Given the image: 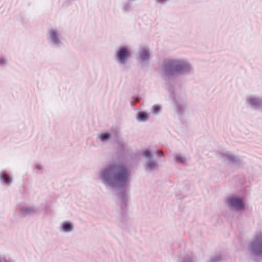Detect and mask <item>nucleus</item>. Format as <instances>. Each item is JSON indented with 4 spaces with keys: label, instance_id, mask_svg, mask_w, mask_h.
<instances>
[{
    "label": "nucleus",
    "instance_id": "obj_21",
    "mask_svg": "<svg viewBox=\"0 0 262 262\" xmlns=\"http://www.w3.org/2000/svg\"><path fill=\"white\" fill-rule=\"evenodd\" d=\"M122 10L124 13H128L132 10L131 5L128 3H125L122 6Z\"/></svg>",
    "mask_w": 262,
    "mask_h": 262
},
{
    "label": "nucleus",
    "instance_id": "obj_6",
    "mask_svg": "<svg viewBox=\"0 0 262 262\" xmlns=\"http://www.w3.org/2000/svg\"><path fill=\"white\" fill-rule=\"evenodd\" d=\"M130 56V49L128 46H120L116 50V60L117 62L120 65L125 64Z\"/></svg>",
    "mask_w": 262,
    "mask_h": 262
},
{
    "label": "nucleus",
    "instance_id": "obj_14",
    "mask_svg": "<svg viewBox=\"0 0 262 262\" xmlns=\"http://www.w3.org/2000/svg\"><path fill=\"white\" fill-rule=\"evenodd\" d=\"M186 107V103L184 101L176 100L175 101V108L179 114H182Z\"/></svg>",
    "mask_w": 262,
    "mask_h": 262
},
{
    "label": "nucleus",
    "instance_id": "obj_23",
    "mask_svg": "<svg viewBox=\"0 0 262 262\" xmlns=\"http://www.w3.org/2000/svg\"><path fill=\"white\" fill-rule=\"evenodd\" d=\"M8 63V60L5 58L1 57V66H5Z\"/></svg>",
    "mask_w": 262,
    "mask_h": 262
},
{
    "label": "nucleus",
    "instance_id": "obj_27",
    "mask_svg": "<svg viewBox=\"0 0 262 262\" xmlns=\"http://www.w3.org/2000/svg\"><path fill=\"white\" fill-rule=\"evenodd\" d=\"M140 98L139 97H137L135 99L134 102L135 103H138L140 101Z\"/></svg>",
    "mask_w": 262,
    "mask_h": 262
},
{
    "label": "nucleus",
    "instance_id": "obj_16",
    "mask_svg": "<svg viewBox=\"0 0 262 262\" xmlns=\"http://www.w3.org/2000/svg\"><path fill=\"white\" fill-rule=\"evenodd\" d=\"M13 181L12 177L4 172H1V182L8 186H10Z\"/></svg>",
    "mask_w": 262,
    "mask_h": 262
},
{
    "label": "nucleus",
    "instance_id": "obj_15",
    "mask_svg": "<svg viewBox=\"0 0 262 262\" xmlns=\"http://www.w3.org/2000/svg\"><path fill=\"white\" fill-rule=\"evenodd\" d=\"M174 161L177 163L186 165L187 163L186 157L181 153H176L173 155Z\"/></svg>",
    "mask_w": 262,
    "mask_h": 262
},
{
    "label": "nucleus",
    "instance_id": "obj_18",
    "mask_svg": "<svg viewBox=\"0 0 262 262\" xmlns=\"http://www.w3.org/2000/svg\"><path fill=\"white\" fill-rule=\"evenodd\" d=\"M111 137V135L108 133H102L98 136L97 138L101 142H105L107 141Z\"/></svg>",
    "mask_w": 262,
    "mask_h": 262
},
{
    "label": "nucleus",
    "instance_id": "obj_7",
    "mask_svg": "<svg viewBox=\"0 0 262 262\" xmlns=\"http://www.w3.org/2000/svg\"><path fill=\"white\" fill-rule=\"evenodd\" d=\"M225 203L227 206L233 211H241L245 209V204L241 196L231 195L226 199Z\"/></svg>",
    "mask_w": 262,
    "mask_h": 262
},
{
    "label": "nucleus",
    "instance_id": "obj_11",
    "mask_svg": "<svg viewBox=\"0 0 262 262\" xmlns=\"http://www.w3.org/2000/svg\"><path fill=\"white\" fill-rule=\"evenodd\" d=\"M247 103L252 108H257L262 106V98L257 96H250L247 99Z\"/></svg>",
    "mask_w": 262,
    "mask_h": 262
},
{
    "label": "nucleus",
    "instance_id": "obj_3",
    "mask_svg": "<svg viewBox=\"0 0 262 262\" xmlns=\"http://www.w3.org/2000/svg\"><path fill=\"white\" fill-rule=\"evenodd\" d=\"M155 154H157L160 157L164 156L163 151L160 150L152 152L150 149H147L142 152V155L145 160L144 168L147 173H151L159 168V164L158 161L153 159Z\"/></svg>",
    "mask_w": 262,
    "mask_h": 262
},
{
    "label": "nucleus",
    "instance_id": "obj_4",
    "mask_svg": "<svg viewBox=\"0 0 262 262\" xmlns=\"http://www.w3.org/2000/svg\"><path fill=\"white\" fill-rule=\"evenodd\" d=\"M248 250L250 255L254 258L262 257V231H257L253 235Z\"/></svg>",
    "mask_w": 262,
    "mask_h": 262
},
{
    "label": "nucleus",
    "instance_id": "obj_19",
    "mask_svg": "<svg viewBox=\"0 0 262 262\" xmlns=\"http://www.w3.org/2000/svg\"><path fill=\"white\" fill-rule=\"evenodd\" d=\"M161 111V106L159 104H155L154 105L150 110L151 113L155 115H158L160 114Z\"/></svg>",
    "mask_w": 262,
    "mask_h": 262
},
{
    "label": "nucleus",
    "instance_id": "obj_26",
    "mask_svg": "<svg viewBox=\"0 0 262 262\" xmlns=\"http://www.w3.org/2000/svg\"><path fill=\"white\" fill-rule=\"evenodd\" d=\"M157 3H160L161 4H165L168 0H155Z\"/></svg>",
    "mask_w": 262,
    "mask_h": 262
},
{
    "label": "nucleus",
    "instance_id": "obj_22",
    "mask_svg": "<svg viewBox=\"0 0 262 262\" xmlns=\"http://www.w3.org/2000/svg\"><path fill=\"white\" fill-rule=\"evenodd\" d=\"M35 168L38 170H42L43 168V165L40 163H37L35 164Z\"/></svg>",
    "mask_w": 262,
    "mask_h": 262
},
{
    "label": "nucleus",
    "instance_id": "obj_24",
    "mask_svg": "<svg viewBox=\"0 0 262 262\" xmlns=\"http://www.w3.org/2000/svg\"><path fill=\"white\" fill-rule=\"evenodd\" d=\"M116 142L120 146H124V143L121 138L118 137L116 140Z\"/></svg>",
    "mask_w": 262,
    "mask_h": 262
},
{
    "label": "nucleus",
    "instance_id": "obj_20",
    "mask_svg": "<svg viewBox=\"0 0 262 262\" xmlns=\"http://www.w3.org/2000/svg\"><path fill=\"white\" fill-rule=\"evenodd\" d=\"M1 262H14V261L10 255L5 254L1 256Z\"/></svg>",
    "mask_w": 262,
    "mask_h": 262
},
{
    "label": "nucleus",
    "instance_id": "obj_5",
    "mask_svg": "<svg viewBox=\"0 0 262 262\" xmlns=\"http://www.w3.org/2000/svg\"><path fill=\"white\" fill-rule=\"evenodd\" d=\"M47 40L54 48H60L63 45V39L61 30L56 28L50 29L48 31Z\"/></svg>",
    "mask_w": 262,
    "mask_h": 262
},
{
    "label": "nucleus",
    "instance_id": "obj_17",
    "mask_svg": "<svg viewBox=\"0 0 262 262\" xmlns=\"http://www.w3.org/2000/svg\"><path fill=\"white\" fill-rule=\"evenodd\" d=\"M149 114L146 112H139L137 115V119L139 122H146L149 118Z\"/></svg>",
    "mask_w": 262,
    "mask_h": 262
},
{
    "label": "nucleus",
    "instance_id": "obj_25",
    "mask_svg": "<svg viewBox=\"0 0 262 262\" xmlns=\"http://www.w3.org/2000/svg\"><path fill=\"white\" fill-rule=\"evenodd\" d=\"M183 262H195V261L191 257H186L184 259Z\"/></svg>",
    "mask_w": 262,
    "mask_h": 262
},
{
    "label": "nucleus",
    "instance_id": "obj_12",
    "mask_svg": "<svg viewBox=\"0 0 262 262\" xmlns=\"http://www.w3.org/2000/svg\"><path fill=\"white\" fill-rule=\"evenodd\" d=\"M74 225L71 222H63L60 225V230L64 233H69L74 230Z\"/></svg>",
    "mask_w": 262,
    "mask_h": 262
},
{
    "label": "nucleus",
    "instance_id": "obj_8",
    "mask_svg": "<svg viewBox=\"0 0 262 262\" xmlns=\"http://www.w3.org/2000/svg\"><path fill=\"white\" fill-rule=\"evenodd\" d=\"M16 210L23 217L33 215L38 212V210L35 206L24 203L18 204Z\"/></svg>",
    "mask_w": 262,
    "mask_h": 262
},
{
    "label": "nucleus",
    "instance_id": "obj_1",
    "mask_svg": "<svg viewBox=\"0 0 262 262\" xmlns=\"http://www.w3.org/2000/svg\"><path fill=\"white\" fill-rule=\"evenodd\" d=\"M97 177L105 188L119 190L129 183L130 170L121 164H110L100 169Z\"/></svg>",
    "mask_w": 262,
    "mask_h": 262
},
{
    "label": "nucleus",
    "instance_id": "obj_9",
    "mask_svg": "<svg viewBox=\"0 0 262 262\" xmlns=\"http://www.w3.org/2000/svg\"><path fill=\"white\" fill-rule=\"evenodd\" d=\"M139 58L142 67L148 65L150 58V50L148 47H141L139 50Z\"/></svg>",
    "mask_w": 262,
    "mask_h": 262
},
{
    "label": "nucleus",
    "instance_id": "obj_13",
    "mask_svg": "<svg viewBox=\"0 0 262 262\" xmlns=\"http://www.w3.org/2000/svg\"><path fill=\"white\" fill-rule=\"evenodd\" d=\"M120 205L122 209H124L128 204V196L125 191H123L119 195Z\"/></svg>",
    "mask_w": 262,
    "mask_h": 262
},
{
    "label": "nucleus",
    "instance_id": "obj_28",
    "mask_svg": "<svg viewBox=\"0 0 262 262\" xmlns=\"http://www.w3.org/2000/svg\"><path fill=\"white\" fill-rule=\"evenodd\" d=\"M130 105H131L132 106H133L134 105V104H135V103H134V101H130Z\"/></svg>",
    "mask_w": 262,
    "mask_h": 262
},
{
    "label": "nucleus",
    "instance_id": "obj_10",
    "mask_svg": "<svg viewBox=\"0 0 262 262\" xmlns=\"http://www.w3.org/2000/svg\"><path fill=\"white\" fill-rule=\"evenodd\" d=\"M218 157L230 163L236 164L239 161V159L237 156L227 150H223L220 152L218 154Z\"/></svg>",
    "mask_w": 262,
    "mask_h": 262
},
{
    "label": "nucleus",
    "instance_id": "obj_29",
    "mask_svg": "<svg viewBox=\"0 0 262 262\" xmlns=\"http://www.w3.org/2000/svg\"><path fill=\"white\" fill-rule=\"evenodd\" d=\"M127 1L129 2H134V1H135L136 0H127Z\"/></svg>",
    "mask_w": 262,
    "mask_h": 262
},
{
    "label": "nucleus",
    "instance_id": "obj_2",
    "mask_svg": "<svg viewBox=\"0 0 262 262\" xmlns=\"http://www.w3.org/2000/svg\"><path fill=\"white\" fill-rule=\"evenodd\" d=\"M164 71L166 75L171 76L176 74H189L193 71V68L186 59H172L164 62Z\"/></svg>",
    "mask_w": 262,
    "mask_h": 262
}]
</instances>
